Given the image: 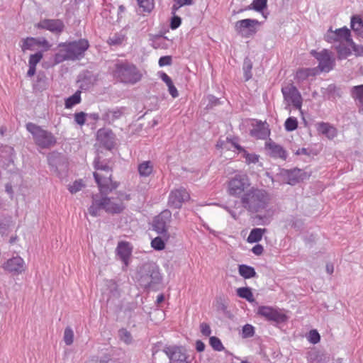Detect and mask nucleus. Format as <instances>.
I'll list each match as a JSON object with an SVG mask.
<instances>
[{
	"label": "nucleus",
	"mask_w": 363,
	"mask_h": 363,
	"mask_svg": "<svg viewBox=\"0 0 363 363\" xmlns=\"http://www.w3.org/2000/svg\"><path fill=\"white\" fill-rule=\"evenodd\" d=\"M265 148L268 151L270 157L286 160L287 157V152L280 145L276 143L272 140H269L266 142Z\"/></svg>",
	"instance_id": "19"
},
{
	"label": "nucleus",
	"mask_w": 363,
	"mask_h": 363,
	"mask_svg": "<svg viewBox=\"0 0 363 363\" xmlns=\"http://www.w3.org/2000/svg\"><path fill=\"white\" fill-rule=\"evenodd\" d=\"M171 221V213L169 211H163L156 216L152 223V228L158 234L163 236L164 240L168 241L170 235L168 233L169 224Z\"/></svg>",
	"instance_id": "11"
},
{
	"label": "nucleus",
	"mask_w": 363,
	"mask_h": 363,
	"mask_svg": "<svg viewBox=\"0 0 363 363\" xmlns=\"http://www.w3.org/2000/svg\"><path fill=\"white\" fill-rule=\"evenodd\" d=\"M242 156L245 159V162L248 164L252 163L255 164L259 161V155L256 154H250L245 150H243Z\"/></svg>",
	"instance_id": "44"
},
{
	"label": "nucleus",
	"mask_w": 363,
	"mask_h": 363,
	"mask_svg": "<svg viewBox=\"0 0 363 363\" xmlns=\"http://www.w3.org/2000/svg\"><path fill=\"white\" fill-rule=\"evenodd\" d=\"M36 47H42L45 50H48L51 45L49 44L47 40L45 38L38 39L37 38V44Z\"/></svg>",
	"instance_id": "53"
},
{
	"label": "nucleus",
	"mask_w": 363,
	"mask_h": 363,
	"mask_svg": "<svg viewBox=\"0 0 363 363\" xmlns=\"http://www.w3.org/2000/svg\"><path fill=\"white\" fill-rule=\"evenodd\" d=\"M267 0H253L252 3L245 10L254 9L261 11L267 7Z\"/></svg>",
	"instance_id": "37"
},
{
	"label": "nucleus",
	"mask_w": 363,
	"mask_h": 363,
	"mask_svg": "<svg viewBox=\"0 0 363 363\" xmlns=\"http://www.w3.org/2000/svg\"><path fill=\"white\" fill-rule=\"evenodd\" d=\"M165 297L166 296H157V298L156 300V303L157 305L160 304L161 303H162L163 301H165Z\"/></svg>",
	"instance_id": "64"
},
{
	"label": "nucleus",
	"mask_w": 363,
	"mask_h": 363,
	"mask_svg": "<svg viewBox=\"0 0 363 363\" xmlns=\"http://www.w3.org/2000/svg\"><path fill=\"white\" fill-rule=\"evenodd\" d=\"M89 47V41L86 39L60 43L58 45L60 50L55 55V62L58 64L65 60H77L84 55Z\"/></svg>",
	"instance_id": "2"
},
{
	"label": "nucleus",
	"mask_w": 363,
	"mask_h": 363,
	"mask_svg": "<svg viewBox=\"0 0 363 363\" xmlns=\"http://www.w3.org/2000/svg\"><path fill=\"white\" fill-rule=\"evenodd\" d=\"M74 121L79 125H84L86 123V113L83 111L75 113L74 115Z\"/></svg>",
	"instance_id": "51"
},
{
	"label": "nucleus",
	"mask_w": 363,
	"mask_h": 363,
	"mask_svg": "<svg viewBox=\"0 0 363 363\" xmlns=\"http://www.w3.org/2000/svg\"><path fill=\"white\" fill-rule=\"evenodd\" d=\"M269 200L266 191L252 186L242 197L241 202L249 210L258 211L265 206Z\"/></svg>",
	"instance_id": "6"
},
{
	"label": "nucleus",
	"mask_w": 363,
	"mask_h": 363,
	"mask_svg": "<svg viewBox=\"0 0 363 363\" xmlns=\"http://www.w3.org/2000/svg\"><path fill=\"white\" fill-rule=\"evenodd\" d=\"M101 210H104L102 199L101 200H98L94 198L92 204L88 209L89 213L93 217L99 216H100Z\"/></svg>",
	"instance_id": "32"
},
{
	"label": "nucleus",
	"mask_w": 363,
	"mask_h": 363,
	"mask_svg": "<svg viewBox=\"0 0 363 363\" xmlns=\"http://www.w3.org/2000/svg\"><path fill=\"white\" fill-rule=\"evenodd\" d=\"M137 1L144 12L150 13L154 9L155 4L153 0H137Z\"/></svg>",
	"instance_id": "39"
},
{
	"label": "nucleus",
	"mask_w": 363,
	"mask_h": 363,
	"mask_svg": "<svg viewBox=\"0 0 363 363\" xmlns=\"http://www.w3.org/2000/svg\"><path fill=\"white\" fill-rule=\"evenodd\" d=\"M284 100L288 105H292L302 113L303 98L297 88L292 84H289L281 88Z\"/></svg>",
	"instance_id": "9"
},
{
	"label": "nucleus",
	"mask_w": 363,
	"mask_h": 363,
	"mask_svg": "<svg viewBox=\"0 0 363 363\" xmlns=\"http://www.w3.org/2000/svg\"><path fill=\"white\" fill-rule=\"evenodd\" d=\"M118 335L120 339L126 344H130L132 341V336L129 331L125 328L119 330Z\"/></svg>",
	"instance_id": "45"
},
{
	"label": "nucleus",
	"mask_w": 363,
	"mask_h": 363,
	"mask_svg": "<svg viewBox=\"0 0 363 363\" xmlns=\"http://www.w3.org/2000/svg\"><path fill=\"white\" fill-rule=\"evenodd\" d=\"M123 116V111L121 109L116 108L114 110H108L104 115V120L107 121L108 123H113L116 120L119 119Z\"/></svg>",
	"instance_id": "31"
},
{
	"label": "nucleus",
	"mask_w": 363,
	"mask_h": 363,
	"mask_svg": "<svg viewBox=\"0 0 363 363\" xmlns=\"http://www.w3.org/2000/svg\"><path fill=\"white\" fill-rule=\"evenodd\" d=\"M27 130L33 135L35 143L43 149H50L57 144V138L50 131L33 123L26 124Z\"/></svg>",
	"instance_id": "5"
},
{
	"label": "nucleus",
	"mask_w": 363,
	"mask_h": 363,
	"mask_svg": "<svg viewBox=\"0 0 363 363\" xmlns=\"http://www.w3.org/2000/svg\"><path fill=\"white\" fill-rule=\"evenodd\" d=\"M326 271L328 274H333V271H334V267H333V264H331V263H328L326 264Z\"/></svg>",
	"instance_id": "63"
},
{
	"label": "nucleus",
	"mask_w": 363,
	"mask_h": 363,
	"mask_svg": "<svg viewBox=\"0 0 363 363\" xmlns=\"http://www.w3.org/2000/svg\"><path fill=\"white\" fill-rule=\"evenodd\" d=\"M153 164L150 161H144L138 164V171L140 177H147L153 172Z\"/></svg>",
	"instance_id": "26"
},
{
	"label": "nucleus",
	"mask_w": 363,
	"mask_h": 363,
	"mask_svg": "<svg viewBox=\"0 0 363 363\" xmlns=\"http://www.w3.org/2000/svg\"><path fill=\"white\" fill-rule=\"evenodd\" d=\"M200 329H201V333L204 336H209L211 333V330L209 325L206 323H202L200 325Z\"/></svg>",
	"instance_id": "54"
},
{
	"label": "nucleus",
	"mask_w": 363,
	"mask_h": 363,
	"mask_svg": "<svg viewBox=\"0 0 363 363\" xmlns=\"http://www.w3.org/2000/svg\"><path fill=\"white\" fill-rule=\"evenodd\" d=\"M172 17L170 21V28L172 30L178 28L182 24V19L179 16H177V13H172Z\"/></svg>",
	"instance_id": "48"
},
{
	"label": "nucleus",
	"mask_w": 363,
	"mask_h": 363,
	"mask_svg": "<svg viewBox=\"0 0 363 363\" xmlns=\"http://www.w3.org/2000/svg\"><path fill=\"white\" fill-rule=\"evenodd\" d=\"M193 4V0H174V4L172 6V13H177V11L182 6H190Z\"/></svg>",
	"instance_id": "40"
},
{
	"label": "nucleus",
	"mask_w": 363,
	"mask_h": 363,
	"mask_svg": "<svg viewBox=\"0 0 363 363\" xmlns=\"http://www.w3.org/2000/svg\"><path fill=\"white\" fill-rule=\"evenodd\" d=\"M256 313L265 320L274 324H281L289 320L286 311L283 308L269 306H259Z\"/></svg>",
	"instance_id": "8"
},
{
	"label": "nucleus",
	"mask_w": 363,
	"mask_h": 363,
	"mask_svg": "<svg viewBox=\"0 0 363 363\" xmlns=\"http://www.w3.org/2000/svg\"><path fill=\"white\" fill-rule=\"evenodd\" d=\"M37 38H27L22 40L21 45V49L23 52L28 50H34L36 47Z\"/></svg>",
	"instance_id": "35"
},
{
	"label": "nucleus",
	"mask_w": 363,
	"mask_h": 363,
	"mask_svg": "<svg viewBox=\"0 0 363 363\" xmlns=\"http://www.w3.org/2000/svg\"><path fill=\"white\" fill-rule=\"evenodd\" d=\"M325 39L330 43L337 42L339 44L346 43L348 45L350 43L353 44V40L351 38V32L347 27L338 28L335 30H333L332 28H330L328 30Z\"/></svg>",
	"instance_id": "13"
},
{
	"label": "nucleus",
	"mask_w": 363,
	"mask_h": 363,
	"mask_svg": "<svg viewBox=\"0 0 363 363\" xmlns=\"http://www.w3.org/2000/svg\"><path fill=\"white\" fill-rule=\"evenodd\" d=\"M94 177L101 194H108L116 189L118 184L113 181V170L111 167L103 164L99 158L94 162Z\"/></svg>",
	"instance_id": "1"
},
{
	"label": "nucleus",
	"mask_w": 363,
	"mask_h": 363,
	"mask_svg": "<svg viewBox=\"0 0 363 363\" xmlns=\"http://www.w3.org/2000/svg\"><path fill=\"white\" fill-rule=\"evenodd\" d=\"M270 131L266 123L257 122L251 130V135L257 139H265L269 135Z\"/></svg>",
	"instance_id": "23"
},
{
	"label": "nucleus",
	"mask_w": 363,
	"mask_h": 363,
	"mask_svg": "<svg viewBox=\"0 0 363 363\" xmlns=\"http://www.w3.org/2000/svg\"><path fill=\"white\" fill-rule=\"evenodd\" d=\"M238 295H252L251 289L247 287L239 288L237 291Z\"/></svg>",
	"instance_id": "58"
},
{
	"label": "nucleus",
	"mask_w": 363,
	"mask_h": 363,
	"mask_svg": "<svg viewBox=\"0 0 363 363\" xmlns=\"http://www.w3.org/2000/svg\"><path fill=\"white\" fill-rule=\"evenodd\" d=\"M209 344L212 347V348L216 351L220 352L225 349L220 340L216 336H212L210 337Z\"/></svg>",
	"instance_id": "41"
},
{
	"label": "nucleus",
	"mask_w": 363,
	"mask_h": 363,
	"mask_svg": "<svg viewBox=\"0 0 363 363\" xmlns=\"http://www.w3.org/2000/svg\"><path fill=\"white\" fill-rule=\"evenodd\" d=\"M3 269L14 275H18L26 272V264L20 256L13 257L7 259L1 266Z\"/></svg>",
	"instance_id": "15"
},
{
	"label": "nucleus",
	"mask_w": 363,
	"mask_h": 363,
	"mask_svg": "<svg viewBox=\"0 0 363 363\" xmlns=\"http://www.w3.org/2000/svg\"><path fill=\"white\" fill-rule=\"evenodd\" d=\"M64 341L67 345H71L74 341V333L71 328L67 327L64 332Z\"/></svg>",
	"instance_id": "43"
},
{
	"label": "nucleus",
	"mask_w": 363,
	"mask_h": 363,
	"mask_svg": "<svg viewBox=\"0 0 363 363\" xmlns=\"http://www.w3.org/2000/svg\"><path fill=\"white\" fill-rule=\"evenodd\" d=\"M266 232V229L254 228L251 230L248 238L247 242L250 243L257 242L262 238L263 235Z\"/></svg>",
	"instance_id": "33"
},
{
	"label": "nucleus",
	"mask_w": 363,
	"mask_h": 363,
	"mask_svg": "<svg viewBox=\"0 0 363 363\" xmlns=\"http://www.w3.org/2000/svg\"><path fill=\"white\" fill-rule=\"evenodd\" d=\"M81 102V91H77L72 96L65 100V106L66 108H71L74 106Z\"/></svg>",
	"instance_id": "34"
},
{
	"label": "nucleus",
	"mask_w": 363,
	"mask_h": 363,
	"mask_svg": "<svg viewBox=\"0 0 363 363\" xmlns=\"http://www.w3.org/2000/svg\"><path fill=\"white\" fill-rule=\"evenodd\" d=\"M172 64V57L171 56H163L161 57L159 60V65L160 67H164L167 65H170Z\"/></svg>",
	"instance_id": "55"
},
{
	"label": "nucleus",
	"mask_w": 363,
	"mask_h": 363,
	"mask_svg": "<svg viewBox=\"0 0 363 363\" xmlns=\"http://www.w3.org/2000/svg\"><path fill=\"white\" fill-rule=\"evenodd\" d=\"M351 28L357 35L363 38V20L359 16H353L351 18Z\"/></svg>",
	"instance_id": "27"
},
{
	"label": "nucleus",
	"mask_w": 363,
	"mask_h": 363,
	"mask_svg": "<svg viewBox=\"0 0 363 363\" xmlns=\"http://www.w3.org/2000/svg\"><path fill=\"white\" fill-rule=\"evenodd\" d=\"M162 280L160 267L155 263L145 264L140 270L138 283L145 289H154L161 284Z\"/></svg>",
	"instance_id": "4"
},
{
	"label": "nucleus",
	"mask_w": 363,
	"mask_h": 363,
	"mask_svg": "<svg viewBox=\"0 0 363 363\" xmlns=\"http://www.w3.org/2000/svg\"><path fill=\"white\" fill-rule=\"evenodd\" d=\"M112 74L118 82L130 84L140 82L143 77L137 67L128 62L116 63L112 71Z\"/></svg>",
	"instance_id": "3"
},
{
	"label": "nucleus",
	"mask_w": 363,
	"mask_h": 363,
	"mask_svg": "<svg viewBox=\"0 0 363 363\" xmlns=\"http://www.w3.org/2000/svg\"><path fill=\"white\" fill-rule=\"evenodd\" d=\"M164 352L169 359V363H188L184 348L177 346L165 347Z\"/></svg>",
	"instance_id": "16"
},
{
	"label": "nucleus",
	"mask_w": 363,
	"mask_h": 363,
	"mask_svg": "<svg viewBox=\"0 0 363 363\" xmlns=\"http://www.w3.org/2000/svg\"><path fill=\"white\" fill-rule=\"evenodd\" d=\"M104 210L108 213H120L125 208L122 201L118 199L104 197L102 199Z\"/></svg>",
	"instance_id": "18"
},
{
	"label": "nucleus",
	"mask_w": 363,
	"mask_h": 363,
	"mask_svg": "<svg viewBox=\"0 0 363 363\" xmlns=\"http://www.w3.org/2000/svg\"><path fill=\"white\" fill-rule=\"evenodd\" d=\"M311 54L318 61V68L324 72H329L335 65V59L331 51L323 49L320 52L311 50Z\"/></svg>",
	"instance_id": "10"
},
{
	"label": "nucleus",
	"mask_w": 363,
	"mask_h": 363,
	"mask_svg": "<svg viewBox=\"0 0 363 363\" xmlns=\"http://www.w3.org/2000/svg\"><path fill=\"white\" fill-rule=\"evenodd\" d=\"M238 272L242 277L246 279L255 277L257 275L254 267L246 264H240L238 266Z\"/></svg>",
	"instance_id": "28"
},
{
	"label": "nucleus",
	"mask_w": 363,
	"mask_h": 363,
	"mask_svg": "<svg viewBox=\"0 0 363 363\" xmlns=\"http://www.w3.org/2000/svg\"><path fill=\"white\" fill-rule=\"evenodd\" d=\"M123 38L121 37H116V38H110L108 40V43L110 45H118L121 44L123 41Z\"/></svg>",
	"instance_id": "59"
},
{
	"label": "nucleus",
	"mask_w": 363,
	"mask_h": 363,
	"mask_svg": "<svg viewBox=\"0 0 363 363\" xmlns=\"http://www.w3.org/2000/svg\"><path fill=\"white\" fill-rule=\"evenodd\" d=\"M191 199L189 193L184 187H179L171 191L168 203L174 208L179 209L184 203L189 201Z\"/></svg>",
	"instance_id": "14"
},
{
	"label": "nucleus",
	"mask_w": 363,
	"mask_h": 363,
	"mask_svg": "<svg viewBox=\"0 0 363 363\" xmlns=\"http://www.w3.org/2000/svg\"><path fill=\"white\" fill-rule=\"evenodd\" d=\"M251 187L250 179L246 174H237L227 182L228 194L240 201Z\"/></svg>",
	"instance_id": "7"
},
{
	"label": "nucleus",
	"mask_w": 363,
	"mask_h": 363,
	"mask_svg": "<svg viewBox=\"0 0 363 363\" xmlns=\"http://www.w3.org/2000/svg\"><path fill=\"white\" fill-rule=\"evenodd\" d=\"M217 303H218V308L220 309L222 311H225L227 308V306L223 302L221 296L219 297V298L217 299Z\"/></svg>",
	"instance_id": "61"
},
{
	"label": "nucleus",
	"mask_w": 363,
	"mask_h": 363,
	"mask_svg": "<svg viewBox=\"0 0 363 363\" xmlns=\"http://www.w3.org/2000/svg\"><path fill=\"white\" fill-rule=\"evenodd\" d=\"M255 334V328L250 324H246L242 327V336L244 338L251 337Z\"/></svg>",
	"instance_id": "46"
},
{
	"label": "nucleus",
	"mask_w": 363,
	"mask_h": 363,
	"mask_svg": "<svg viewBox=\"0 0 363 363\" xmlns=\"http://www.w3.org/2000/svg\"><path fill=\"white\" fill-rule=\"evenodd\" d=\"M84 186L82 180L75 181L73 184L69 185L68 189L71 194H75L80 191Z\"/></svg>",
	"instance_id": "49"
},
{
	"label": "nucleus",
	"mask_w": 363,
	"mask_h": 363,
	"mask_svg": "<svg viewBox=\"0 0 363 363\" xmlns=\"http://www.w3.org/2000/svg\"><path fill=\"white\" fill-rule=\"evenodd\" d=\"M352 94V97L363 106V84L354 86Z\"/></svg>",
	"instance_id": "38"
},
{
	"label": "nucleus",
	"mask_w": 363,
	"mask_h": 363,
	"mask_svg": "<svg viewBox=\"0 0 363 363\" xmlns=\"http://www.w3.org/2000/svg\"><path fill=\"white\" fill-rule=\"evenodd\" d=\"M37 27L48 30L55 34H60L65 28V25L60 19H44L38 23Z\"/></svg>",
	"instance_id": "17"
},
{
	"label": "nucleus",
	"mask_w": 363,
	"mask_h": 363,
	"mask_svg": "<svg viewBox=\"0 0 363 363\" xmlns=\"http://www.w3.org/2000/svg\"><path fill=\"white\" fill-rule=\"evenodd\" d=\"M316 68L300 69L296 72V79L298 82L307 79L309 77H313L317 74Z\"/></svg>",
	"instance_id": "25"
},
{
	"label": "nucleus",
	"mask_w": 363,
	"mask_h": 363,
	"mask_svg": "<svg viewBox=\"0 0 363 363\" xmlns=\"http://www.w3.org/2000/svg\"><path fill=\"white\" fill-rule=\"evenodd\" d=\"M349 46L351 47L356 56H363V45H356L353 41V44L350 43Z\"/></svg>",
	"instance_id": "52"
},
{
	"label": "nucleus",
	"mask_w": 363,
	"mask_h": 363,
	"mask_svg": "<svg viewBox=\"0 0 363 363\" xmlns=\"http://www.w3.org/2000/svg\"><path fill=\"white\" fill-rule=\"evenodd\" d=\"M260 25L261 22L256 19L246 18L235 22V30L242 37L250 38L255 35Z\"/></svg>",
	"instance_id": "12"
},
{
	"label": "nucleus",
	"mask_w": 363,
	"mask_h": 363,
	"mask_svg": "<svg viewBox=\"0 0 363 363\" xmlns=\"http://www.w3.org/2000/svg\"><path fill=\"white\" fill-rule=\"evenodd\" d=\"M252 252L256 255H261L264 252V247L262 245L257 244L252 247Z\"/></svg>",
	"instance_id": "56"
},
{
	"label": "nucleus",
	"mask_w": 363,
	"mask_h": 363,
	"mask_svg": "<svg viewBox=\"0 0 363 363\" xmlns=\"http://www.w3.org/2000/svg\"><path fill=\"white\" fill-rule=\"evenodd\" d=\"M196 349L198 352H201L205 350V344L201 340L196 342Z\"/></svg>",
	"instance_id": "60"
},
{
	"label": "nucleus",
	"mask_w": 363,
	"mask_h": 363,
	"mask_svg": "<svg viewBox=\"0 0 363 363\" xmlns=\"http://www.w3.org/2000/svg\"><path fill=\"white\" fill-rule=\"evenodd\" d=\"M36 67L29 65V69L28 70L27 74L28 77H33L35 74Z\"/></svg>",
	"instance_id": "62"
},
{
	"label": "nucleus",
	"mask_w": 363,
	"mask_h": 363,
	"mask_svg": "<svg viewBox=\"0 0 363 363\" xmlns=\"http://www.w3.org/2000/svg\"><path fill=\"white\" fill-rule=\"evenodd\" d=\"M284 175L286 177L287 183L291 185L303 180L306 177V174L299 169L286 170Z\"/></svg>",
	"instance_id": "22"
},
{
	"label": "nucleus",
	"mask_w": 363,
	"mask_h": 363,
	"mask_svg": "<svg viewBox=\"0 0 363 363\" xmlns=\"http://www.w3.org/2000/svg\"><path fill=\"white\" fill-rule=\"evenodd\" d=\"M97 140L108 150L114 146V135L111 130L99 129L96 134Z\"/></svg>",
	"instance_id": "20"
},
{
	"label": "nucleus",
	"mask_w": 363,
	"mask_h": 363,
	"mask_svg": "<svg viewBox=\"0 0 363 363\" xmlns=\"http://www.w3.org/2000/svg\"><path fill=\"white\" fill-rule=\"evenodd\" d=\"M317 130L328 138H333L336 134V129L328 123L321 122L317 124Z\"/></svg>",
	"instance_id": "24"
},
{
	"label": "nucleus",
	"mask_w": 363,
	"mask_h": 363,
	"mask_svg": "<svg viewBox=\"0 0 363 363\" xmlns=\"http://www.w3.org/2000/svg\"><path fill=\"white\" fill-rule=\"evenodd\" d=\"M160 78L168 86V90L170 95L173 98H177L179 96V93L177 88L174 86L172 79L164 72H162L160 74Z\"/></svg>",
	"instance_id": "30"
},
{
	"label": "nucleus",
	"mask_w": 363,
	"mask_h": 363,
	"mask_svg": "<svg viewBox=\"0 0 363 363\" xmlns=\"http://www.w3.org/2000/svg\"><path fill=\"white\" fill-rule=\"evenodd\" d=\"M337 53V59L340 60L346 59L352 55L351 47L346 43L339 44L335 47Z\"/></svg>",
	"instance_id": "29"
},
{
	"label": "nucleus",
	"mask_w": 363,
	"mask_h": 363,
	"mask_svg": "<svg viewBox=\"0 0 363 363\" xmlns=\"http://www.w3.org/2000/svg\"><path fill=\"white\" fill-rule=\"evenodd\" d=\"M307 339L311 343L317 344L320 340V336L316 330H311L307 336Z\"/></svg>",
	"instance_id": "47"
},
{
	"label": "nucleus",
	"mask_w": 363,
	"mask_h": 363,
	"mask_svg": "<svg viewBox=\"0 0 363 363\" xmlns=\"http://www.w3.org/2000/svg\"><path fill=\"white\" fill-rule=\"evenodd\" d=\"M162 235L155 238L151 241V247L156 250H162L165 248V242Z\"/></svg>",
	"instance_id": "36"
},
{
	"label": "nucleus",
	"mask_w": 363,
	"mask_h": 363,
	"mask_svg": "<svg viewBox=\"0 0 363 363\" xmlns=\"http://www.w3.org/2000/svg\"><path fill=\"white\" fill-rule=\"evenodd\" d=\"M117 254L123 262L125 267L128 265L129 258L132 253V247L128 242H118L116 248Z\"/></svg>",
	"instance_id": "21"
},
{
	"label": "nucleus",
	"mask_w": 363,
	"mask_h": 363,
	"mask_svg": "<svg viewBox=\"0 0 363 363\" xmlns=\"http://www.w3.org/2000/svg\"><path fill=\"white\" fill-rule=\"evenodd\" d=\"M226 141L230 143L233 147H235L239 152L242 153L243 150H245V149L242 147L236 141H235L234 139L227 138Z\"/></svg>",
	"instance_id": "57"
},
{
	"label": "nucleus",
	"mask_w": 363,
	"mask_h": 363,
	"mask_svg": "<svg viewBox=\"0 0 363 363\" xmlns=\"http://www.w3.org/2000/svg\"><path fill=\"white\" fill-rule=\"evenodd\" d=\"M285 129L287 131H293L298 127V121L295 117L288 118L284 123Z\"/></svg>",
	"instance_id": "42"
},
{
	"label": "nucleus",
	"mask_w": 363,
	"mask_h": 363,
	"mask_svg": "<svg viewBox=\"0 0 363 363\" xmlns=\"http://www.w3.org/2000/svg\"><path fill=\"white\" fill-rule=\"evenodd\" d=\"M43 54L40 52L33 54L30 56L28 64L31 66H35L38 65V63L42 60Z\"/></svg>",
	"instance_id": "50"
}]
</instances>
